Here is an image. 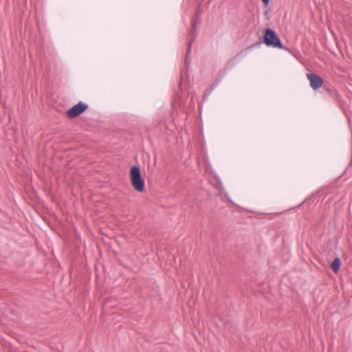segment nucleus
Listing matches in <instances>:
<instances>
[{
	"instance_id": "nucleus-8",
	"label": "nucleus",
	"mask_w": 352,
	"mask_h": 352,
	"mask_svg": "<svg viewBox=\"0 0 352 352\" xmlns=\"http://www.w3.org/2000/svg\"><path fill=\"white\" fill-rule=\"evenodd\" d=\"M261 1H263V3L265 6L268 5V4H269V3H270V0H261Z\"/></svg>"
},
{
	"instance_id": "nucleus-1",
	"label": "nucleus",
	"mask_w": 352,
	"mask_h": 352,
	"mask_svg": "<svg viewBox=\"0 0 352 352\" xmlns=\"http://www.w3.org/2000/svg\"><path fill=\"white\" fill-rule=\"evenodd\" d=\"M263 43L268 47L283 49L282 43L275 31L267 28L265 30Z\"/></svg>"
},
{
	"instance_id": "nucleus-7",
	"label": "nucleus",
	"mask_w": 352,
	"mask_h": 352,
	"mask_svg": "<svg viewBox=\"0 0 352 352\" xmlns=\"http://www.w3.org/2000/svg\"><path fill=\"white\" fill-rule=\"evenodd\" d=\"M130 176H142L140 167L138 166H133L131 168Z\"/></svg>"
},
{
	"instance_id": "nucleus-2",
	"label": "nucleus",
	"mask_w": 352,
	"mask_h": 352,
	"mask_svg": "<svg viewBox=\"0 0 352 352\" xmlns=\"http://www.w3.org/2000/svg\"><path fill=\"white\" fill-rule=\"evenodd\" d=\"M199 9H200V6L198 7L197 13L195 16V19L193 20V21L192 23L191 30L188 36V49H187V52H186V58L188 57L189 53L190 52L191 45L196 38V30H197L196 26H197V23H199L200 21V19L199 18Z\"/></svg>"
},
{
	"instance_id": "nucleus-5",
	"label": "nucleus",
	"mask_w": 352,
	"mask_h": 352,
	"mask_svg": "<svg viewBox=\"0 0 352 352\" xmlns=\"http://www.w3.org/2000/svg\"><path fill=\"white\" fill-rule=\"evenodd\" d=\"M131 184L134 189L139 192H142L144 190V180L143 177H131Z\"/></svg>"
},
{
	"instance_id": "nucleus-6",
	"label": "nucleus",
	"mask_w": 352,
	"mask_h": 352,
	"mask_svg": "<svg viewBox=\"0 0 352 352\" xmlns=\"http://www.w3.org/2000/svg\"><path fill=\"white\" fill-rule=\"evenodd\" d=\"M340 264L341 262L339 258H336L333 259V262L331 263V267L335 273H337L339 271Z\"/></svg>"
},
{
	"instance_id": "nucleus-3",
	"label": "nucleus",
	"mask_w": 352,
	"mask_h": 352,
	"mask_svg": "<svg viewBox=\"0 0 352 352\" xmlns=\"http://www.w3.org/2000/svg\"><path fill=\"white\" fill-rule=\"evenodd\" d=\"M88 107H89L87 104L79 102L78 104L70 108L66 112V115L69 118H75L85 112Z\"/></svg>"
},
{
	"instance_id": "nucleus-9",
	"label": "nucleus",
	"mask_w": 352,
	"mask_h": 352,
	"mask_svg": "<svg viewBox=\"0 0 352 352\" xmlns=\"http://www.w3.org/2000/svg\"><path fill=\"white\" fill-rule=\"evenodd\" d=\"M216 85H217L212 84L210 87V89L212 90V89H214L216 87Z\"/></svg>"
},
{
	"instance_id": "nucleus-4",
	"label": "nucleus",
	"mask_w": 352,
	"mask_h": 352,
	"mask_svg": "<svg viewBox=\"0 0 352 352\" xmlns=\"http://www.w3.org/2000/svg\"><path fill=\"white\" fill-rule=\"evenodd\" d=\"M307 77L310 82V86L314 90L318 89L322 87L323 84V79L314 74L309 73L307 74Z\"/></svg>"
}]
</instances>
